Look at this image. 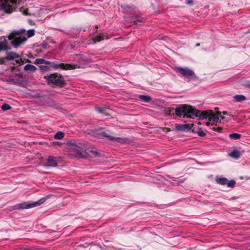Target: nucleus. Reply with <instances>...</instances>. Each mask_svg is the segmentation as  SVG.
Returning a JSON list of instances; mask_svg holds the SVG:
<instances>
[{"mask_svg":"<svg viewBox=\"0 0 250 250\" xmlns=\"http://www.w3.org/2000/svg\"><path fill=\"white\" fill-rule=\"evenodd\" d=\"M55 144L60 145V144H61V143H60L59 142H55Z\"/></svg>","mask_w":250,"mask_h":250,"instance_id":"obj_38","label":"nucleus"},{"mask_svg":"<svg viewBox=\"0 0 250 250\" xmlns=\"http://www.w3.org/2000/svg\"><path fill=\"white\" fill-rule=\"evenodd\" d=\"M64 134L62 131H58L54 135V138L55 139H62L64 137Z\"/></svg>","mask_w":250,"mask_h":250,"instance_id":"obj_25","label":"nucleus"},{"mask_svg":"<svg viewBox=\"0 0 250 250\" xmlns=\"http://www.w3.org/2000/svg\"><path fill=\"white\" fill-rule=\"evenodd\" d=\"M20 12H22L24 15H27L26 11L22 8H20Z\"/></svg>","mask_w":250,"mask_h":250,"instance_id":"obj_33","label":"nucleus"},{"mask_svg":"<svg viewBox=\"0 0 250 250\" xmlns=\"http://www.w3.org/2000/svg\"><path fill=\"white\" fill-rule=\"evenodd\" d=\"M107 36L106 33H102L100 35L96 36L93 38V41L94 42H100L103 40Z\"/></svg>","mask_w":250,"mask_h":250,"instance_id":"obj_16","label":"nucleus"},{"mask_svg":"<svg viewBox=\"0 0 250 250\" xmlns=\"http://www.w3.org/2000/svg\"><path fill=\"white\" fill-rule=\"evenodd\" d=\"M186 0V3L187 4H188L190 6H192L193 5V1L192 0Z\"/></svg>","mask_w":250,"mask_h":250,"instance_id":"obj_31","label":"nucleus"},{"mask_svg":"<svg viewBox=\"0 0 250 250\" xmlns=\"http://www.w3.org/2000/svg\"><path fill=\"white\" fill-rule=\"evenodd\" d=\"M44 78L46 79L48 84H52L60 87H63L66 84L62 76L57 73H54L49 75L45 76H44Z\"/></svg>","mask_w":250,"mask_h":250,"instance_id":"obj_7","label":"nucleus"},{"mask_svg":"<svg viewBox=\"0 0 250 250\" xmlns=\"http://www.w3.org/2000/svg\"><path fill=\"white\" fill-rule=\"evenodd\" d=\"M126 8H130L131 6H129V5H127V6H126Z\"/></svg>","mask_w":250,"mask_h":250,"instance_id":"obj_39","label":"nucleus"},{"mask_svg":"<svg viewBox=\"0 0 250 250\" xmlns=\"http://www.w3.org/2000/svg\"><path fill=\"white\" fill-rule=\"evenodd\" d=\"M47 46V43H44V44H42V47L44 48H46Z\"/></svg>","mask_w":250,"mask_h":250,"instance_id":"obj_34","label":"nucleus"},{"mask_svg":"<svg viewBox=\"0 0 250 250\" xmlns=\"http://www.w3.org/2000/svg\"><path fill=\"white\" fill-rule=\"evenodd\" d=\"M96 136L100 139L106 138L108 140L116 141L119 143H123V139L120 137H115L108 135L104 131H100L96 133Z\"/></svg>","mask_w":250,"mask_h":250,"instance_id":"obj_10","label":"nucleus"},{"mask_svg":"<svg viewBox=\"0 0 250 250\" xmlns=\"http://www.w3.org/2000/svg\"><path fill=\"white\" fill-rule=\"evenodd\" d=\"M11 108V106L7 104H3L1 106V109L3 111H6Z\"/></svg>","mask_w":250,"mask_h":250,"instance_id":"obj_28","label":"nucleus"},{"mask_svg":"<svg viewBox=\"0 0 250 250\" xmlns=\"http://www.w3.org/2000/svg\"><path fill=\"white\" fill-rule=\"evenodd\" d=\"M191 130L193 132H196L197 133V128L198 127H194L193 126V125H191Z\"/></svg>","mask_w":250,"mask_h":250,"instance_id":"obj_32","label":"nucleus"},{"mask_svg":"<svg viewBox=\"0 0 250 250\" xmlns=\"http://www.w3.org/2000/svg\"><path fill=\"white\" fill-rule=\"evenodd\" d=\"M52 196V195L51 194L48 195L45 197H44L40 199V200L36 202L28 201L18 204L15 206H13L12 208L14 210H15L27 209L35 207H38L44 203L46 200L49 199Z\"/></svg>","mask_w":250,"mask_h":250,"instance_id":"obj_6","label":"nucleus"},{"mask_svg":"<svg viewBox=\"0 0 250 250\" xmlns=\"http://www.w3.org/2000/svg\"><path fill=\"white\" fill-rule=\"evenodd\" d=\"M24 33L25 32H24ZM23 34V33L21 35V36L24 37V36H22ZM34 35H35V30L33 29H29V30H27V37H26V38L27 39V38H31L32 37H33V36H34Z\"/></svg>","mask_w":250,"mask_h":250,"instance_id":"obj_23","label":"nucleus"},{"mask_svg":"<svg viewBox=\"0 0 250 250\" xmlns=\"http://www.w3.org/2000/svg\"><path fill=\"white\" fill-rule=\"evenodd\" d=\"M94 153L98 154V153L97 152H96V151L94 152Z\"/></svg>","mask_w":250,"mask_h":250,"instance_id":"obj_42","label":"nucleus"},{"mask_svg":"<svg viewBox=\"0 0 250 250\" xmlns=\"http://www.w3.org/2000/svg\"><path fill=\"white\" fill-rule=\"evenodd\" d=\"M210 122H207V123H206V125L207 126H209V125H210Z\"/></svg>","mask_w":250,"mask_h":250,"instance_id":"obj_35","label":"nucleus"},{"mask_svg":"<svg viewBox=\"0 0 250 250\" xmlns=\"http://www.w3.org/2000/svg\"><path fill=\"white\" fill-rule=\"evenodd\" d=\"M229 137L231 139L237 140L241 138V135L236 133H233L230 134Z\"/></svg>","mask_w":250,"mask_h":250,"instance_id":"obj_24","label":"nucleus"},{"mask_svg":"<svg viewBox=\"0 0 250 250\" xmlns=\"http://www.w3.org/2000/svg\"><path fill=\"white\" fill-rule=\"evenodd\" d=\"M25 31V29L13 30L9 36L1 37L0 39L1 40L3 38L4 40L0 42V53L1 51H8L11 49V47L9 45V41H11V44L15 48H18L20 45L23 44L26 41V38L21 36V35Z\"/></svg>","mask_w":250,"mask_h":250,"instance_id":"obj_1","label":"nucleus"},{"mask_svg":"<svg viewBox=\"0 0 250 250\" xmlns=\"http://www.w3.org/2000/svg\"><path fill=\"white\" fill-rule=\"evenodd\" d=\"M35 64H45L49 65L50 68L52 67L55 70L61 69L62 70H71L77 68H80V66L76 64H68L63 63H59L57 62H51L46 61L43 59H37L35 60Z\"/></svg>","mask_w":250,"mask_h":250,"instance_id":"obj_3","label":"nucleus"},{"mask_svg":"<svg viewBox=\"0 0 250 250\" xmlns=\"http://www.w3.org/2000/svg\"><path fill=\"white\" fill-rule=\"evenodd\" d=\"M216 182L219 185H226L228 182V179L225 177L218 178L216 179Z\"/></svg>","mask_w":250,"mask_h":250,"instance_id":"obj_20","label":"nucleus"},{"mask_svg":"<svg viewBox=\"0 0 250 250\" xmlns=\"http://www.w3.org/2000/svg\"><path fill=\"white\" fill-rule=\"evenodd\" d=\"M175 71L189 79H193L196 77L194 71L188 67H175Z\"/></svg>","mask_w":250,"mask_h":250,"instance_id":"obj_9","label":"nucleus"},{"mask_svg":"<svg viewBox=\"0 0 250 250\" xmlns=\"http://www.w3.org/2000/svg\"><path fill=\"white\" fill-rule=\"evenodd\" d=\"M197 133L199 136L204 137L206 135V133L202 130L201 128L197 127Z\"/></svg>","mask_w":250,"mask_h":250,"instance_id":"obj_27","label":"nucleus"},{"mask_svg":"<svg viewBox=\"0 0 250 250\" xmlns=\"http://www.w3.org/2000/svg\"><path fill=\"white\" fill-rule=\"evenodd\" d=\"M0 10H3L5 13L10 14L16 11L18 5L21 4V0H1Z\"/></svg>","mask_w":250,"mask_h":250,"instance_id":"obj_5","label":"nucleus"},{"mask_svg":"<svg viewBox=\"0 0 250 250\" xmlns=\"http://www.w3.org/2000/svg\"><path fill=\"white\" fill-rule=\"evenodd\" d=\"M94 28L96 31H97V29L98 28V26L96 25L95 26Z\"/></svg>","mask_w":250,"mask_h":250,"instance_id":"obj_37","label":"nucleus"},{"mask_svg":"<svg viewBox=\"0 0 250 250\" xmlns=\"http://www.w3.org/2000/svg\"><path fill=\"white\" fill-rule=\"evenodd\" d=\"M39 68L41 72H45L50 71V66L49 65L45 64H40Z\"/></svg>","mask_w":250,"mask_h":250,"instance_id":"obj_18","label":"nucleus"},{"mask_svg":"<svg viewBox=\"0 0 250 250\" xmlns=\"http://www.w3.org/2000/svg\"><path fill=\"white\" fill-rule=\"evenodd\" d=\"M175 129L178 131L187 132L191 129V126L189 124H179L175 126Z\"/></svg>","mask_w":250,"mask_h":250,"instance_id":"obj_13","label":"nucleus"},{"mask_svg":"<svg viewBox=\"0 0 250 250\" xmlns=\"http://www.w3.org/2000/svg\"><path fill=\"white\" fill-rule=\"evenodd\" d=\"M139 98L145 102L148 103L151 100V97L147 95H139Z\"/></svg>","mask_w":250,"mask_h":250,"instance_id":"obj_22","label":"nucleus"},{"mask_svg":"<svg viewBox=\"0 0 250 250\" xmlns=\"http://www.w3.org/2000/svg\"><path fill=\"white\" fill-rule=\"evenodd\" d=\"M95 109L97 112L100 113L104 114L106 115H108L107 113V110H108V108L106 107L96 106L95 107Z\"/></svg>","mask_w":250,"mask_h":250,"instance_id":"obj_21","label":"nucleus"},{"mask_svg":"<svg viewBox=\"0 0 250 250\" xmlns=\"http://www.w3.org/2000/svg\"><path fill=\"white\" fill-rule=\"evenodd\" d=\"M7 81L12 83H18V81L16 79L11 78L9 79Z\"/></svg>","mask_w":250,"mask_h":250,"instance_id":"obj_29","label":"nucleus"},{"mask_svg":"<svg viewBox=\"0 0 250 250\" xmlns=\"http://www.w3.org/2000/svg\"><path fill=\"white\" fill-rule=\"evenodd\" d=\"M234 101L236 102H242L246 100V97L242 95H236L233 97Z\"/></svg>","mask_w":250,"mask_h":250,"instance_id":"obj_17","label":"nucleus"},{"mask_svg":"<svg viewBox=\"0 0 250 250\" xmlns=\"http://www.w3.org/2000/svg\"><path fill=\"white\" fill-rule=\"evenodd\" d=\"M229 155L235 159H238L240 157V152L237 149H233L231 152L229 153Z\"/></svg>","mask_w":250,"mask_h":250,"instance_id":"obj_15","label":"nucleus"},{"mask_svg":"<svg viewBox=\"0 0 250 250\" xmlns=\"http://www.w3.org/2000/svg\"><path fill=\"white\" fill-rule=\"evenodd\" d=\"M78 56H80V57H81L80 59H82V56H80V55H78Z\"/></svg>","mask_w":250,"mask_h":250,"instance_id":"obj_41","label":"nucleus"},{"mask_svg":"<svg viewBox=\"0 0 250 250\" xmlns=\"http://www.w3.org/2000/svg\"><path fill=\"white\" fill-rule=\"evenodd\" d=\"M199 45H200V43H199L196 44V46H199Z\"/></svg>","mask_w":250,"mask_h":250,"instance_id":"obj_40","label":"nucleus"},{"mask_svg":"<svg viewBox=\"0 0 250 250\" xmlns=\"http://www.w3.org/2000/svg\"><path fill=\"white\" fill-rule=\"evenodd\" d=\"M191 118L192 116L199 117L200 119L208 118L209 121H213L215 123H218L219 121V117L224 119V117L221 115V111H217L216 114L212 110L201 111L196 109L195 108H192Z\"/></svg>","mask_w":250,"mask_h":250,"instance_id":"obj_2","label":"nucleus"},{"mask_svg":"<svg viewBox=\"0 0 250 250\" xmlns=\"http://www.w3.org/2000/svg\"><path fill=\"white\" fill-rule=\"evenodd\" d=\"M192 108V107L190 105L187 104L180 105L175 109L173 108H170L169 109V112L174 110L175 114L178 117H181L182 115H184V117H187L188 118H191Z\"/></svg>","mask_w":250,"mask_h":250,"instance_id":"obj_8","label":"nucleus"},{"mask_svg":"<svg viewBox=\"0 0 250 250\" xmlns=\"http://www.w3.org/2000/svg\"><path fill=\"white\" fill-rule=\"evenodd\" d=\"M66 145L71 153V155L75 157H82V151L84 147L83 143L71 140L66 142Z\"/></svg>","mask_w":250,"mask_h":250,"instance_id":"obj_4","label":"nucleus"},{"mask_svg":"<svg viewBox=\"0 0 250 250\" xmlns=\"http://www.w3.org/2000/svg\"><path fill=\"white\" fill-rule=\"evenodd\" d=\"M236 182L234 180H228L227 183V186L229 188H233L235 187Z\"/></svg>","mask_w":250,"mask_h":250,"instance_id":"obj_26","label":"nucleus"},{"mask_svg":"<svg viewBox=\"0 0 250 250\" xmlns=\"http://www.w3.org/2000/svg\"><path fill=\"white\" fill-rule=\"evenodd\" d=\"M221 129V128H214V130H215V131H216V130L219 131V130H220Z\"/></svg>","mask_w":250,"mask_h":250,"instance_id":"obj_36","label":"nucleus"},{"mask_svg":"<svg viewBox=\"0 0 250 250\" xmlns=\"http://www.w3.org/2000/svg\"><path fill=\"white\" fill-rule=\"evenodd\" d=\"M37 69L34 65L29 64H26L24 67V70L26 71L35 72Z\"/></svg>","mask_w":250,"mask_h":250,"instance_id":"obj_19","label":"nucleus"},{"mask_svg":"<svg viewBox=\"0 0 250 250\" xmlns=\"http://www.w3.org/2000/svg\"><path fill=\"white\" fill-rule=\"evenodd\" d=\"M7 52V56L5 57L6 60L11 61L15 59H18L20 56L16 53L15 52Z\"/></svg>","mask_w":250,"mask_h":250,"instance_id":"obj_14","label":"nucleus"},{"mask_svg":"<svg viewBox=\"0 0 250 250\" xmlns=\"http://www.w3.org/2000/svg\"><path fill=\"white\" fill-rule=\"evenodd\" d=\"M47 164H44V167H56L58 165V162L56 158L49 156L47 159Z\"/></svg>","mask_w":250,"mask_h":250,"instance_id":"obj_11","label":"nucleus"},{"mask_svg":"<svg viewBox=\"0 0 250 250\" xmlns=\"http://www.w3.org/2000/svg\"><path fill=\"white\" fill-rule=\"evenodd\" d=\"M144 21V18L138 15H133L131 16L129 19L130 22L133 23L136 25H140Z\"/></svg>","mask_w":250,"mask_h":250,"instance_id":"obj_12","label":"nucleus"},{"mask_svg":"<svg viewBox=\"0 0 250 250\" xmlns=\"http://www.w3.org/2000/svg\"><path fill=\"white\" fill-rule=\"evenodd\" d=\"M222 113L223 115H227L229 116H230L231 117H234V116L233 115H232L230 112H229L227 111H224L222 112H221V114Z\"/></svg>","mask_w":250,"mask_h":250,"instance_id":"obj_30","label":"nucleus"}]
</instances>
